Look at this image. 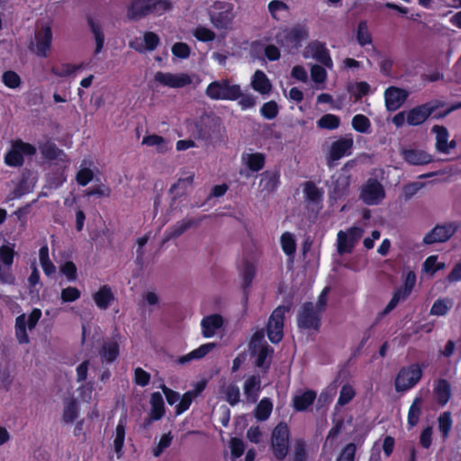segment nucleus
<instances>
[{
	"label": "nucleus",
	"mask_w": 461,
	"mask_h": 461,
	"mask_svg": "<svg viewBox=\"0 0 461 461\" xmlns=\"http://www.w3.org/2000/svg\"><path fill=\"white\" fill-rule=\"evenodd\" d=\"M292 457L293 461H306L305 443L303 440H297L294 443Z\"/></svg>",
	"instance_id": "774afa93"
},
{
	"label": "nucleus",
	"mask_w": 461,
	"mask_h": 461,
	"mask_svg": "<svg viewBox=\"0 0 461 461\" xmlns=\"http://www.w3.org/2000/svg\"><path fill=\"white\" fill-rule=\"evenodd\" d=\"M421 403L422 400L420 397H416L408 411V424L410 427H414L420 420V411H421Z\"/></svg>",
	"instance_id": "de8ad7c7"
},
{
	"label": "nucleus",
	"mask_w": 461,
	"mask_h": 461,
	"mask_svg": "<svg viewBox=\"0 0 461 461\" xmlns=\"http://www.w3.org/2000/svg\"><path fill=\"white\" fill-rule=\"evenodd\" d=\"M289 311L287 306H278L274 310L267 324V336L272 343H278L283 338L285 314Z\"/></svg>",
	"instance_id": "9b49d317"
},
{
	"label": "nucleus",
	"mask_w": 461,
	"mask_h": 461,
	"mask_svg": "<svg viewBox=\"0 0 461 461\" xmlns=\"http://www.w3.org/2000/svg\"><path fill=\"white\" fill-rule=\"evenodd\" d=\"M415 283L416 275L414 274V272L409 271L405 276L403 287L395 291V293L393 295V298L384 308L383 314H387L392 310H393L401 301L406 299L411 294L412 288L414 287Z\"/></svg>",
	"instance_id": "dca6fc26"
},
{
	"label": "nucleus",
	"mask_w": 461,
	"mask_h": 461,
	"mask_svg": "<svg viewBox=\"0 0 461 461\" xmlns=\"http://www.w3.org/2000/svg\"><path fill=\"white\" fill-rule=\"evenodd\" d=\"M432 132L436 134V149L438 151L447 154L455 148L456 144L454 141H447L448 132L445 127L436 125L432 128Z\"/></svg>",
	"instance_id": "cd10ccee"
},
{
	"label": "nucleus",
	"mask_w": 461,
	"mask_h": 461,
	"mask_svg": "<svg viewBox=\"0 0 461 461\" xmlns=\"http://www.w3.org/2000/svg\"><path fill=\"white\" fill-rule=\"evenodd\" d=\"M271 447L275 456L282 460L287 453L289 447V429L285 423H279L273 430Z\"/></svg>",
	"instance_id": "0eeeda50"
},
{
	"label": "nucleus",
	"mask_w": 461,
	"mask_h": 461,
	"mask_svg": "<svg viewBox=\"0 0 461 461\" xmlns=\"http://www.w3.org/2000/svg\"><path fill=\"white\" fill-rule=\"evenodd\" d=\"M198 224L199 221L195 219H183L182 221H179L173 226L169 236L170 238H176L192 226H195Z\"/></svg>",
	"instance_id": "09e8293b"
},
{
	"label": "nucleus",
	"mask_w": 461,
	"mask_h": 461,
	"mask_svg": "<svg viewBox=\"0 0 461 461\" xmlns=\"http://www.w3.org/2000/svg\"><path fill=\"white\" fill-rule=\"evenodd\" d=\"M94 163L91 158H84L80 164V168L77 173L76 179L78 185L85 186L94 178V172L91 169Z\"/></svg>",
	"instance_id": "ea45409f"
},
{
	"label": "nucleus",
	"mask_w": 461,
	"mask_h": 461,
	"mask_svg": "<svg viewBox=\"0 0 461 461\" xmlns=\"http://www.w3.org/2000/svg\"><path fill=\"white\" fill-rule=\"evenodd\" d=\"M40 264L46 276H50L56 272V267L49 257V248L42 246L39 250Z\"/></svg>",
	"instance_id": "c03bdc74"
},
{
	"label": "nucleus",
	"mask_w": 461,
	"mask_h": 461,
	"mask_svg": "<svg viewBox=\"0 0 461 461\" xmlns=\"http://www.w3.org/2000/svg\"><path fill=\"white\" fill-rule=\"evenodd\" d=\"M272 409V402L268 399L264 398L257 405L255 416L259 420H266L270 416Z\"/></svg>",
	"instance_id": "864d4df0"
},
{
	"label": "nucleus",
	"mask_w": 461,
	"mask_h": 461,
	"mask_svg": "<svg viewBox=\"0 0 461 461\" xmlns=\"http://www.w3.org/2000/svg\"><path fill=\"white\" fill-rule=\"evenodd\" d=\"M271 16L276 20H281L288 14V5L280 0H272L267 5Z\"/></svg>",
	"instance_id": "a18cd8bd"
},
{
	"label": "nucleus",
	"mask_w": 461,
	"mask_h": 461,
	"mask_svg": "<svg viewBox=\"0 0 461 461\" xmlns=\"http://www.w3.org/2000/svg\"><path fill=\"white\" fill-rule=\"evenodd\" d=\"M79 414V407L77 402L74 398L67 399L64 402V408L62 412V422L68 424L72 423Z\"/></svg>",
	"instance_id": "79ce46f5"
},
{
	"label": "nucleus",
	"mask_w": 461,
	"mask_h": 461,
	"mask_svg": "<svg viewBox=\"0 0 461 461\" xmlns=\"http://www.w3.org/2000/svg\"><path fill=\"white\" fill-rule=\"evenodd\" d=\"M339 118L337 115L331 113H327L321 116L317 122V125L319 128L327 130H335L339 128Z\"/></svg>",
	"instance_id": "5fc2aeb1"
},
{
	"label": "nucleus",
	"mask_w": 461,
	"mask_h": 461,
	"mask_svg": "<svg viewBox=\"0 0 461 461\" xmlns=\"http://www.w3.org/2000/svg\"><path fill=\"white\" fill-rule=\"evenodd\" d=\"M355 394V390L351 385H343L340 390L339 397L335 407L336 411L339 409V407L348 403L354 398Z\"/></svg>",
	"instance_id": "13d9d810"
},
{
	"label": "nucleus",
	"mask_w": 461,
	"mask_h": 461,
	"mask_svg": "<svg viewBox=\"0 0 461 461\" xmlns=\"http://www.w3.org/2000/svg\"><path fill=\"white\" fill-rule=\"evenodd\" d=\"M450 395V385L446 380L439 379L434 383L433 396L439 405H445L448 402Z\"/></svg>",
	"instance_id": "c9c22d12"
},
{
	"label": "nucleus",
	"mask_w": 461,
	"mask_h": 461,
	"mask_svg": "<svg viewBox=\"0 0 461 461\" xmlns=\"http://www.w3.org/2000/svg\"><path fill=\"white\" fill-rule=\"evenodd\" d=\"M261 381L258 375L249 376L244 383V394L248 402L254 403L257 402L260 392Z\"/></svg>",
	"instance_id": "72a5a7b5"
},
{
	"label": "nucleus",
	"mask_w": 461,
	"mask_h": 461,
	"mask_svg": "<svg viewBox=\"0 0 461 461\" xmlns=\"http://www.w3.org/2000/svg\"><path fill=\"white\" fill-rule=\"evenodd\" d=\"M193 35L200 41H212L215 38V33L209 28L198 26L193 31Z\"/></svg>",
	"instance_id": "338daca9"
},
{
	"label": "nucleus",
	"mask_w": 461,
	"mask_h": 461,
	"mask_svg": "<svg viewBox=\"0 0 461 461\" xmlns=\"http://www.w3.org/2000/svg\"><path fill=\"white\" fill-rule=\"evenodd\" d=\"M114 299V294L112 288L107 285H102L93 294V300L100 310H106L113 303Z\"/></svg>",
	"instance_id": "bb28decb"
},
{
	"label": "nucleus",
	"mask_w": 461,
	"mask_h": 461,
	"mask_svg": "<svg viewBox=\"0 0 461 461\" xmlns=\"http://www.w3.org/2000/svg\"><path fill=\"white\" fill-rule=\"evenodd\" d=\"M205 94L212 100L236 101L240 95V86L230 79L216 80L208 85Z\"/></svg>",
	"instance_id": "f03ea898"
},
{
	"label": "nucleus",
	"mask_w": 461,
	"mask_h": 461,
	"mask_svg": "<svg viewBox=\"0 0 461 461\" xmlns=\"http://www.w3.org/2000/svg\"><path fill=\"white\" fill-rule=\"evenodd\" d=\"M250 348L253 354L257 356L256 363L258 366L264 367L268 365L267 358L270 357L273 349L267 345L262 332L254 334L250 342Z\"/></svg>",
	"instance_id": "2eb2a0df"
},
{
	"label": "nucleus",
	"mask_w": 461,
	"mask_h": 461,
	"mask_svg": "<svg viewBox=\"0 0 461 461\" xmlns=\"http://www.w3.org/2000/svg\"><path fill=\"white\" fill-rule=\"evenodd\" d=\"M36 152V148L30 143L17 140L5 157V162L10 167H17L23 164V157L32 156Z\"/></svg>",
	"instance_id": "9d476101"
},
{
	"label": "nucleus",
	"mask_w": 461,
	"mask_h": 461,
	"mask_svg": "<svg viewBox=\"0 0 461 461\" xmlns=\"http://www.w3.org/2000/svg\"><path fill=\"white\" fill-rule=\"evenodd\" d=\"M279 184V175L276 172L266 171L261 175L259 190L262 193L270 194L274 192Z\"/></svg>",
	"instance_id": "4c0bfd02"
},
{
	"label": "nucleus",
	"mask_w": 461,
	"mask_h": 461,
	"mask_svg": "<svg viewBox=\"0 0 461 461\" xmlns=\"http://www.w3.org/2000/svg\"><path fill=\"white\" fill-rule=\"evenodd\" d=\"M172 0H151V13L161 15L172 10Z\"/></svg>",
	"instance_id": "0e129e2a"
},
{
	"label": "nucleus",
	"mask_w": 461,
	"mask_h": 461,
	"mask_svg": "<svg viewBox=\"0 0 461 461\" xmlns=\"http://www.w3.org/2000/svg\"><path fill=\"white\" fill-rule=\"evenodd\" d=\"M359 197L367 205H376L385 198V190L378 180L369 178L361 186Z\"/></svg>",
	"instance_id": "423d86ee"
},
{
	"label": "nucleus",
	"mask_w": 461,
	"mask_h": 461,
	"mask_svg": "<svg viewBox=\"0 0 461 461\" xmlns=\"http://www.w3.org/2000/svg\"><path fill=\"white\" fill-rule=\"evenodd\" d=\"M41 317V311L34 308L29 315L23 313L16 317L14 324L15 338L20 344H28V330H32Z\"/></svg>",
	"instance_id": "20e7f679"
},
{
	"label": "nucleus",
	"mask_w": 461,
	"mask_h": 461,
	"mask_svg": "<svg viewBox=\"0 0 461 461\" xmlns=\"http://www.w3.org/2000/svg\"><path fill=\"white\" fill-rule=\"evenodd\" d=\"M352 137H343L333 141L330 147L327 154V164L330 167H333L335 163L345 156L351 154L353 147Z\"/></svg>",
	"instance_id": "f8f14e48"
},
{
	"label": "nucleus",
	"mask_w": 461,
	"mask_h": 461,
	"mask_svg": "<svg viewBox=\"0 0 461 461\" xmlns=\"http://www.w3.org/2000/svg\"><path fill=\"white\" fill-rule=\"evenodd\" d=\"M303 195L309 205L319 206L322 200L323 192L312 182H306L303 185Z\"/></svg>",
	"instance_id": "58836bf2"
},
{
	"label": "nucleus",
	"mask_w": 461,
	"mask_h": 461,
	"mask_svg": "<svg viewBox=\"0 0 461 461\" xmlns=\"http://www.w3.org/2000/svg\"><path fill=\"white\" fill-rule=\"evenodd\" d=\"M234 6L229 2H216L211 11V22L218 30L229 31L232 29L235 18Z\"/></svg>",
	"instance_id": "7ed1b4c3"
},
{
	"label": "nucleus",
	"mask_w": 461,
	"mask_h": 461,
	"mask_svg": "<svg viewBox=\"0 0 461 461\" xmlns=\"http://www.w3.org/2000/svg\"><path fill=\"white\" fill-rule=\"evenodd\" d=\"M119 342L113 339L106 340L99 351V355L103 363H113L119 355Z\"/></svg>",
	"instance_id": "473e14b6"
},
{
	"label": "nucleus",
	"mask_w": 461,
	"mask_h": 461,
	"mask_svg": "<svg viewBox=\"0 0 461 461\" xmlns=\"http://www.w3.org/2000/svg\"><path fill=\"white\" fill-rule=\"evenodd\" d=\"M422 376V368L418 364L402 367L394 381L395 390L398 393L406 392L413 388Z\"/></svg>",
	"instance_id": "39448f33"
},
{
	"label": "nucleus",
	"mask_w": 461,
	"mask_h": 461,
	"mask_svg": "<svg viewBox=\"0 0 461 461\" xmlns=\"http://www.w3.org/2000/svg\"><path fill=\"white\" fill-rule=\"evenodd\" d=\"M223 327V318L219 314L205 316L201 321L202 334L204 338H212Z\"/></svg>",
	"instance_id": "4be33fe9"
},
{
	"label": "nucleus",
	"mask_w": 461,
	"mask_h": 461,
	"mask_svg": "<svg viewBox=\"0 0 461 461\" xmlns=\"http://www.w3.org/2000/svg\"><path fill=\"white\" fill-rule=\"evenodd\" d=\"M84 68V63L61 62L51 68V73L58 77H76L77 74Z\"/></svg>",
	"instance_id": "c756f323"
},
{
	"label": "nucleus",
	"mask_w": 461,
	"mask_h": 461,
	"mask_svg": "<svg viewBox=\"0 0 461 461\" xmlns=\"http://www.w3.org/2000/svg\"><path fill=\"white\" fill-rule=\"evenodd\" d=\"M316 398V393L312 390L298 391L293 397V406L298 411H303L310 407Z\"/></svg>",
	"instance_id": "2f4dec72"
},
{
	"label": "nucleus",
	"mask_w": 461,
	"mask_h": 461,
	"mask_svg": "<svg viewBox=\"0 0 461 461\" xmlns=\"http://www.w3.org/2000/svg\"><path fill=\"white\" fill-rule=\"evenodd\" d=\"M81 292L74 286H68L63 288L60 292V300L62 303H73L79 299Z\"/></svg>",
	"instance_id": "e2e57ef3"
},
{
	"label": "nucleus",
	"mask_w": 461,
	"mask_h": 461,
	"mask_svg": "<svg viewBox=\"0 0 461 461\" xmlns=\"http://www.w3.org/2000/svg\"><path fill=\"white\" fill-rule=\"evenodd\" d=\"M352 127L358 132L368 133L370 131L371 123L366 116L357 114L352 119Z\"/></svg>",
	"instance_id": "6e6d98bb"
},
{
	"label": "nucleus",
	"mask_w": 461,
	"mask_h": 461,
	"mask_svg": "<svg viewBox=\"0 0 461 461\" xmlns=\"http://www.w3.org/2000/svg\"><path fill=\"white\" fill-rule=\"evenodd\" d=\"M194 79H196L195 85L200 83V79L194 74H189L186 72H166V71H157L154 74V82L163 87L168 88H183L187 86H191L194 83Z\"/></svg>",
	"instance_id": "f257e3e1"
},
{
	"label": "nucleus",
	"mask_w": 461,
	"mask_h": 461,
	"mask_svg": "<svg viewBox=\"0 0 461 461\" xmlns=\"http://www.w3.org/2000/svg\"><path fill=\"white\" fill-rule=\"evenodd\" d=\"M214 343L203 344L199 348L189 352L188 354L180 357L177 359V363L185 365L194 360H199L205 357L210 351H212L214 348Z\"/></svg>",
	"instance_id": "e433bc0d"
},
{
	"label": "nucleus",
	"mask_w": 461,
	"mask_h": 461,
	"mask_svg": "<svg viewBox=\"0 0 461 461\" xmlns=\"http://www.w3.org/2000/svg\"><path fill=\"white\" fill-rule=\"evenodd\" d=\"M357 41L359 45L365 46L372 43V35L366 21H361L357 29Z\"/></svg>",
	"instance_id": "3c124183"
},
{
	"label": "nucleus",
	"mask_w": 461,
	"mask_h": 461,
	"mask_svg": "<svg viewBox=\"0 0 461 461\" xmlns=\"http://www.w3.org/2000/svg\"><path fill=\"white\" fill-rule=\"evenodd\" d=\"M88 24H89L91 32L94 35V39H95V53L99 54L102 51V50L104 48V35L103 32V25L100 21L94 19V18L88 19Z\"/></svg>",
	"instance_id": "a19ab883"
},
{
	"label": "nucleus",
	"mask_w": 461,
	"mask_h": 461,
	"mask_svg": "<svg viewBox=\"0 0 461 461\" xmlns=\"http://www.w3.org/2000/svg\"><path fill=\"white\" fill-rule=\"evenodd\" d=\"M251 87L256 92L265 95L271 92L272 84L263 71L257 70L251 78Z\"/></svg>",
	"instance_id": "f704fd0d"
},
{
	"label": "nucleus",
	"mask_w": 461,
	"mask_h": 461,
	"mask_svg": "<svg viewBox=\"0 0 461 461\" xmlns=\"http://www.w3.org/2000/svg\"><path fill=\"white\" fill-rule=\"evenodd\" d=\"M409 92L395 86L388 87L384 92V102L387 110L396 111L405 102Z\"/></svg>",
	"instance_id": "412c9836"
},
{
	"label": "nucleus",
	"mask_w": 461,
	"mask_h": 461,
	"mask_svg": "<svg viewBox=\"0 0 461 461\" xmlns=\"http://www.w3.org/2000/svg\"><path fill=\"white\" fill-rule=\"evenodd\" d=\"M195 398V393L188 391L182 395L179 399V403L176 407V413L177 415L182 414L189 409L193 400Z\"/></svg>",
	"instance_id": "052dcab7"
},
{
	"label": "nucleus",
	"mask_w": 461,
	"mask_h": 461,
	"mask_svg": "<svg viewBox=\"0 0 461 461\" xmlns=\"http://www.w3.org/2000/svg\"><path fill=\"white\" fill-rule=\"evenodd\" d=\"M142 145L155 147L159 153H165L170 149L169 142L163 137L152 134L143 138Z\"/></svg>",
	"instance_id": "37998d69"
},
{
	"label": "nucleus",
	"mask_w": 461,
	"mask_h": 461,
	"mask_svg": "<svg viewBox=\"0 0 461 461\" xmlns=\"http://www.w3.org/2000/svg\"><path fill=\"white\" fill-rule=\"evenodd\" d=\"M333 427L330 429L329 434L326 438L325 447L330 446L332 447L335 445L338 436L340 434L343 427L342 420H334Z\"/></svg>",
	"instance_id": "bf43d9fd"
},
{
	"label": "nucleus",
	"mask_w": 461,
	"mask_h": 461,
	"mask_svg": "<svg viewBox=\"0 0 461 461\" xmlns=\"http://www.w3.org/2000/svg\"><path fill=\"white\" fill-rule=\"evenodd\" d=\"M457 225L447 223L436 226L430 232L425 235L423 241L426 244L447 241L456 230Z\"/></svg>",
	"instance_id": "6ab92c4d"
},
{
	"label": "nucleus",
	"mask_w": 461,
	"mask_h": 461,
	"mask_svg": "<svg viewBox=\"0 0 461 461\" xmlns=\"http://www.w3.org/2000/svg\"><path fill=\"white\" fill-rule=\"evenodd\" d=\"M194 176V173L192 171L183 172L176 183L170 187V193L175 196H180L185 194L191 188Z\"/></svg>",
	"instance_id": "c85d7f7f"
},
{
	"label": "nucleus",
	"mask_w": 461,
	"mask_h": 461,
	"mask_svg": "<svg viewBox=\"0 0 461 461\" xmlns=\"http://www.w3.org/2000/svg\"><path fill=\"white\" fill-rule=\"evenodd\" d=\"M127 416L123 414L120 417L118 423L111 435V445L116 454L117 458H121L123 454V446L126 438Z\"/></svg>",
	"instance_id": "a211bd4d"
},
{
	"label": "nucleus",
	"mask_w": 461,
	"mask_h": 461,
	"mask_svg": "<svg viewBox=\"0 0 461 461\" xmlns=\"http://www.w3.org/2000/svg\"><path fill=\"white\" fill-rule=\"evenodd\" d=\"M402 155L411 165H426L432 161V156L422 149H406L402 151Z\"/></svg>",
	"instance_id": "393cba45"
},
{
	"label": "nucleus",
	"mask_w": 461,
	"mask_h": 461,
	"mask_svg": "<svg viewBox=\"0 0 461 461\" xmlns=\"http://www.w3.org/2000/svg\"><path fill=\"white\" fill-rule=\"evenodd\" d=\"M308 37V32L303 27L283 29L276 36V42L289 50L297 49L302 41Z\"/></svg>",
	"instance_id": "1a4fd4ad"
},
{
	"label": "nucleus",
	"mask_w": 461,
	"mask_h": 461,
	"mask_svg": "<svg viewBox=\"0 0 461 461\" xmlns=\"http://www.w3.org/2000/svg\"><path fill=\"white\" fill-rule=\"evenodd\" d=\"M150 411L148 423L160 420L165 415V403L163 396L160 393L155 392L151 393L149 399Z\"/></svg>",
	"instance_id": "a878e982"
},
{
	"label": "nucleus",
	"mask_w": 461,
	"mask_h": 461,
	"mask_svg": "<svg viewBox=\"0 0 461 461\" xmlns=\"http://www.w3.org/2000/svg\"><path fill=\"white\" fill-rule=\"evenodd\" d=\"M151 13V0H131L128 5L127 16L138 20Z\"/></svg>",
	"instance_id": "b1692460"
},
{
	"label": "nucleus",
	"mask_w": 461,
	"mask_h": 461,
	"mask_svg": "<svg viewBox=\"0 0 461 461\" xmlns=\"http://www.w3.org/2000/svg\"><path fill=\"white\" fill-rule=\"evenodd\" d=\"M453 306V301L448 298L438 299L434 302L430 309V314L435 316H444Z\"/></svg>",
	"instance_id": "49530a36"
},
{
	"label": "nucleus",
	"mask_w": 461,
	"mask_h": 461,
	"mask_svg": "<svg viewBox=\"0 0 461 461\" xmlns=\"http://www.w3.org/2000/svg\"><path fill=\"white\" fill-rule=\"evenodd\" d=\"M241 162L250 171L258 172L265 166L266 157L259 152H244L241 156Z\"/></svg>",
	"instance_id": "7c9ffc66"
},
{
	"label": "nucleus",
	"mask_w": 461,
	"mask_h": 461,
	"mask_svg": "<svg viewBox=\"0 0 461 461\" xmlns=\"http://www.w3.org/2000/svg\"><path fill=\"white\" fill-rule=\"evenodd\" d=\"M437 107L436 104H425L414 107L406 113V122L412 126L420 125Z\"/></svg>",
	"instance_id": "aec40b11"
},
{
	"label": "nucleus",
	"mask_w": 461,
	"mask_h": 461,
	"mask_svg": "<svg viewBox=\"0 0 461 461\" xmlns=\"http://www.w3.org/2000/svg\"><path fill=\"white\" fill-rule=\"evenodd\" d=\"M230 461H235L237 458L240 457L245 450L244 443L241 439L237 438H232L230 441Z\"/></svg>",
	"instance_id": "680f3d73"
},
{
	"label": "nucleus",
	"mask_w": 461,
	"mask_h": 461,
	"mask_svg": "<svg viewBox=\"0 0 461 461\" xmlns=\"http://www.w3.org/2000/svg\"><path fill=\"white\" fill-rule=\"evenodd\" d=\"M256 271H257V268H256L255 264L249 262V261H246L243 264L242 268L240 270V275L242 277L243 285L245 287L249 286L251 284V282L256 275Z\"/></svg>",
	"instance_id": "4d7b16f0"
},
{
	"label": "nucleus",
	"mask_w": 461,
	"mask_h": 461,
	"mask_svg": "<svg viewBox=\"0 0 461 461\" xmlns=\"http://www.w3.org/2000/svg\"><path fill=\"white\" fill-rule=\"evenodd\" d=\"M223 398L230 405H235L240 402V388L235 384H230L222 389Z\"/></svg>",
	"instance_id": "8fccbe9b"
},
{
	"label": "nucleus",
	"mask_w": 461,
	"mask_h": 461,
	"mask_svg": "<svg viewBox=\"0 0 461 461\" xmlns=\"http://www.w3.org/2000/svg\"><path fill=\"white\" fill-rule=\"evenodd\" d=\"M42 154L50 159H60L68 161L66 154L55 145L48 144L42 149Z\"/></svg>",
	"instance_id": "69168bd1"
},
{
	"label": "nucleus",
	"mask_w": 461,
	"mask_h": 461,
	"mask_svg": "<svg viewBox=\"0 0 461 461\" xmlns=\"http://www.w3.org/2000/svg\"><path fill=\"white\" fill-rule=\"evenodd\" d=\"M321 313L314 309L312 303H304L298 317V325L303 329L317 330L320 326Z\"/></svg>",
	"instance_id": "f3484780"
},
{
	"label": "nucleus",
	"mask_w": 461,
	"mask_h": 461,
	"mask_svg": "<svg viewBox=\"0 0 461 461\" xmlns=\"http://www.w3.org/2000/svg\"><path fill=\"white\" fill-rule=\"evenodd\" d=\"M303 57L305 59H313L329 69L333 68V62L329 50L326 48L325 44L321 41H315L310 42L303 50Z\"/></svg>",
	"instance_id": "ddd939ff"
},
{
	"label": "nucleus",
	"mask_w": 461,
	"mask_h": 461,
	"mask_svg": "<svg viewBox=\"0 0 461 461\" xmlns=\"http://www.w3.org/2000/svg\"><path fill=\"white\" fill-rule=\"evenodd\" d=\"M52 42V32L50 24H42L35 32L34 41L30 49L37 56L46 58L49 55Z\"/></svg>",
	"instance_id": "6e6552de"
},
{
	"label": "nucleus",
	"mask_w": 461,
	"mask_h": 461,
	"mask_svg": "<svg viewBox=\"0 0 461 461\" xmlns=\"http://www.w3.org/2000/svg\"><path fill=\"white\" fill-rule=\"evenodd\" d=\"M364 233V229L354 226L338 232V251L339 254L349 253L355 244L360 240Z\"/></svg>",
	"instance_id": "4468645a"
},
{
	"label": "nucleus",
	"mask_w": 461,
	"mask_h": 461,
	"mask_svg": "<svg viewBox=\"0 0 461 461\" xmlns=\"http://www.w3.org/2000/svg\"><path fill=\"white\" fill-rule=\"evenodd\" d=\"M283 251L289 257H293L296 249L294 236L290 232H285L280 239Z\"/></svg>",
	"instance_id": "603ef678"
},
{
	"label": "nucleus",
	"mask_w": 461,
	"mask_h": 461,
	"mask_svg": "<svg viewBox=\"0 0 461 461\" xmlns=\"http://www.w3.org/2000/svg\"><path fill=\"white\" fill-rule=\"evenodd\" d=\"M159 43L158 36L151 32H145L142 37L131 42V47L139 52L152 51Z\"/></svg>",
	"instance_id": "5701e85b"
}]
</instances>
